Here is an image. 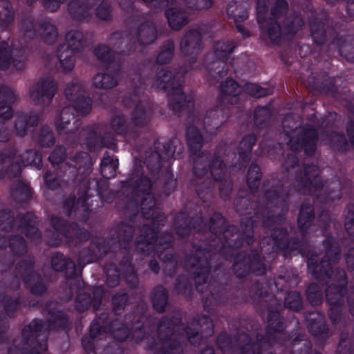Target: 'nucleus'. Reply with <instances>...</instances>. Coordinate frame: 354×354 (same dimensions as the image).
<instances>
[{
  "mask_svg": "<svg viewBox=\"0 0 354 354\" xmlns=\"http://www.w3.org/2000/svg\"><path fill=\"white\" fill-rule=\"evenodd\" d=\"M257 19L265 39L277 42L281 36V29L275 22L286 12L288 3L285 0H256Z\"/></svg>",
  "mask_w": 354,
  "mask_h": 354,
  "instance_id": "1",
  "label": "nucleus"
},
{
  "mask_svg": "<svg viewBox=\"0 0 354 354\" xmlns=\"http://www.w3.org/2000/svg\"><path fill=\"white\" fill-rule=\"evenodd\" d=\"M83 93V88L77 81H73L67 85L65 96L73 104L64 107L55 118V125L60 132L67 129L71 120H74L72 110L75 109L79 115H86L91 111V100L84 97Z\"/></svg>",
  "mask_w": 354,
  "mask_h": 354,
  "instance_id": "2",
  "label": "nucleus"
},
{
  "mask_svg": "<svg viewBox=\"0 0 354 354\" xmlns=\"http://www.w3.org/2000/svg\"><path fill=\"white\" fill-rule=\"evenodd\" d=\"M197 322H193L187 326V330L184 334L179 333V326H174L168 320H163L159 325V332L163 341V349L160 354H180V348L178 339H181L184 335L189 339L192 344H196L201 335L197 331L193 332L196 329Z\"/></svg>",
  "mask_w": 354,
  "mask_h": 354,
  "instance_id": "3",
  "label": "nucleus"
},
{
  "mask_svg": "<svg viewBox=\"0 0 354 354\" xmlns=\"http://www.w3.org/2000/svg\"><path fill=\"white\" fill-rule=\"evenodd\" d=\"M82 35L77 31H71L66 35V43L57 52L59 67L63 71H70L75 66V52L81 46Z\"/></svg>",
  "mask_w": 354,
  "mask_h": 354,
  "instance_id": "4",
  "label": "nucleus"
},
{
  "mask_svg": "<svg viewBox=\"0 0 354 354\" xmlns=\"http://www.w3.org/2000/svg\"><path fill=\"white\" fill-rule=\"evenodd\" d=\"M171 71L162 68L158 74L157 86L168 89L170 106L175 111H178L185 101V97L181 91L180 84L175 82Z\"/></svg>",
  "mask_w": 354,
  "mask_h": 354,
  "instance_id": "5",
  "label": "nucleus"
},
{
  "mask_svg": "<svg viewBox=\"0 0 354 354\" xmlns=\"http://www.w3.org/2000/svg\"><path fill=\"white\" fill-rule=\"evenodd\" d=\"M57 91V84L52 77L40 79L30 88V100L36 105L47 106L52 101Z\"/></svg>",
  "mask_w": 354,
  "mask_h": 354,
  "instance_id": "6",
  "label": "nucleus"
},
{
  "mask_svg": "<svg viewBox=\"0 0 354 354\" xmlns=\"http://www.w3.org/2000/svg\"><path fill=\"white\" fill-rule=\"evenodd\" d=\"M26 60L24 52L15 48L11 41H3L0 44L1 68L8 69L12 65L16 70L21 71L26 66Z\"/></svg>",
  "mask_w": 354,
  "mask_h": 354,
  "instance_id": "7",
  "label": "nucleus"
},
{
  "mask_svg": "<svg viewBox=\"0 0 354 354\" xmlns=\"http://www.w3.org/2000/svg\"><path fill=\"white\" fill-rule=\"evenodd\" d=\"M70 6L71 9L75 10V12L83 17H86L84 12L95 6H97L96 8V14L102 19H107L111 14L109 3L103 0H86L85 2L81 4L74 1L71 3Z\"/></svg>",
  "mask_w": 354,
  "mask_h": 354,
  "instance_id": "8",
  "label": "nucleus"
},
{
  "mask_svg": "<svg viewBox=\"0 0 354 354\" xmlns=\"http://www.w3.org/2000/svg\"><path fill=\"white\" fill-rule=\"evenodd\" d=\"M249 7L248 1L236 0L227 5L226 12L235 21H243L248 17Z\"/></svg>",
  "mask_w": 354,
  "mask_h": 354,
  "instance_id": "9",
  "label": "nucleus"
},
{
  "mask_svg": "<svg viewBox=\"0 0 354 354\" xmlns=\"http://www.w3.org/2000/svg\"><path fill=\"white\" fill-rule=\"evenodd\" d=\"M16 99V96L12 89L8 87L0 88V118L8 119L12 115V111L10 104Z\"/></svg>",
  "mask_w": 354,
  "mask_h": 354,
  "instance_id": "10",
  "label": "nucleus"
},
{
  "mask_svg": "<svg viewBox=\"0 0 354 354\" xmlns=\"http://www.w3.org/2000/svg\"><path fill=\"white\" fill-rule=\"evenodd\" d=\"M201 34L196 30L186 33L180 43V48L185 55L194 54L198 51Z\"/></svg>",
  "mask_w": 354,
  "mask_h": 354,
  "instance_id": "11",
  "label": "nucleus"
},
{
  "mask_svg": "<svg viewBox=\"0 0 354 354\" xmlns=\"http://www.w3.org/2000/svg\"><path fill=\"white\" fill-rule=\"evenodd\" d=\"M240 86L232 80H227L221 85L220 97L223 102L233 103L240 93Z\"/></svg>",
  "mask_w": 354,
  "mask_h": 354,
  "instance_id": "12",
  "label": "nucleus"
},
{
  "mask_svg": "<svg viewBox=\"0 0 354 354\" xmlns=\"http://www.w3.org/2000/svg\"><path fill=\"white\" fill-rule=\"evenodd\" d=\"M169 25L173 29L178 30L187 22L186 14L177 8H171L166 11Z\"/></svg>",
  "mask_w": 354,
  "mask_h": 354,
  "instance_id": "13",
  "label": "nucleus"
},
{
  "mask_svg": "<svg viewBox=\"0 0 354 354\" xmlns=\"http://www.w3.org/2000/svg\"><path fill=\"white\" fill-rule=\"evenodd\" d=\"M118 166V160L113 157L106 156L101 163L102 175L106 178H112L116 175V169Z\"/></svg>",
  "mask_w": 354,
  "mask_h": 354,
  "instance_id": "14",
  "label": "nucleus"
},
{
  "mask_svg": "<svg viewBox=\"0 0 354 354\" xmlns=\"http://www.w3.org/2000/svg\"><path fill=\"white\" fill-rule=\"evenodd\" d=\"M117 84V79L109 73H97L93 78V85L99 88H110Z\"/></svg>",
  "mask_w": 354,
  "mask_h": 354,
  "instance_id": "15",
  "label": "nucleus"
},
{
  "mask_svg": "<svg viewBox=\"0 0 354 354\" xmlns=\"http://www.w3.org/2000/svg\"><path fill=\"white\" fill-rule=\"evenodd\" d=\"M37 121L38 117L37 115H30L28 118L24 115H17L15 128L17 133L20 136L24 135L27 128L35 125Z\"/></svg>",
  "mask_w": 354,
  "mask_h": 354,
  "instance_id": "16",
  "label": "nucleus"
},
{
  "mask_svg": "<svg viewBox=\"0 0 354 354\" xmlns=\"http://www.w3.org/2000/svg\"><path fill=\"white\" fill-rule=\"evenodd\" d=\"M138 38L141 44H149L156 38V32L153 25L146 24L142 26L138 32Z\"/></svg>",
  "mask_w": 354,
  "mask_h": 354,
  "instance_id": "17",
  "label": "nucleus"
},
{
  "mask_svg": "<svg viewBox=\"0 0 354 354\" xmlns=\"http://www.w3.org/2000/svg\"><path fill=\"white\" fill-rule=\"evenodd\" d=\"M153 305L156 310H163L167 303V295L162 288H157L152 295Z\"/></svg>",
  "mask_w": 354,
  "mask_h": 354,
  "instance_id": "18",
  "label": "nucleus"
},
{
  "mask_svg": "<svg viewBox=\"0 0 354 354\" xmlns=\"http://www.w3.org/2000/svg\"><path fill=\"white\" fill-rule=\"evenodd\" d=\"M261 176L259 167L256 165H251L247 176V182L251 189H254L258 187Z\"/></svg>",
  "mask_w": 354,
  "mask_h": 354,
  "instance_id": "19",
  "label": "nucleus"
},
{
  "mask_svg": "<svg viewBox=\"0 0 354 354\" xmlns=\"http://www.w3.org/2000/svg\"><path fill=\"white\" fill-rule=\"evenodd\" d=\"M234 48L233 44L230 41H218L215 44L214 53L219 59H225Z\"/></svg>",
  "mask_w": 354,
  "mask_h": 354,
  "instance_id": "20",
  "label": "nucleus"
},
{
  "mask_svg": "<svg viewBox=\"0 0 354 354\" xmlns=\"http://www.w3.org/2000/svg\"><path fill=\"white\" fill-rule=\"evenodd\" d=\"M21 162L23 165H32L39 168L41 164V156L34 151H28L23 154Z\"/></svg>",
  "mask_w": 354,
  "mask_h": 354,
  "instance_id": "21",
  "label": "nucleus"
},
{
  "mask_svg": "<svg viewBox=\"0 0 354 354\" xmlns=\"http://www.w3.org/2000/svg\"><path fill=\"white\" fill-rule=\"evenodd\" d=\"M313 218V209L310 206L304 205L300 210L298 218L299 225L305 230L311 223Z\"/></svg>",
  "mask_w": 354,
  "mask_h": 354,
  "instance_id": "22",
  "label": "nucleus"
},
{
  "mask_svg": "<svg viewBox=\"0 0 354 354\" xmlns=\"http://www.w3.org/2000/svg\"><path fill=\"white\" fill-rule=\"evenodd\" d=\"M42 38L44 41L48 44H52L54 43L57 38V30L55 26L50 24H46L42 26Z\"/></svg>",
  "mask_w": 354,
  "mask_h": 354,
  "instance_id": "23",
  "label": "nucleus"
},
{
  "mask_svg": "<svg viewBox=\"0 0 354 354\" xmlns=\"http://www.w3.org/2000/svg\"><path fill=\"white\" fill-rule=\"evenodd\" d=\"M155 203L153 196L148 194L145 200L142 202L141 208L142 212L145 217L150 218L154 214V207Z\"/></svg>",
  "mask_w": 354,
  "mask_h": 354,
  "instance_id": "24",
  "label": "nucleus"
},
{
  "mask_svg": "<svg viewBox=\"0 0 354 354\" xmlns=\"http://www.w3.org/2000/svg\"><path fill=\"white\" fill-rule=\"evenodd\" d=\"M245 91L248 94L255 97H263L270 93L267 88L253 83H247L245 84Z\"/></svg>",
  "mask_w": 354,
  "mask_h": 354,
  "instance_id": "25",
  "label": "nucleus"
},
{
  "mask_svg": "<svg viewBox=\"0 0 354 354\" xmlns=\"http://www.w3.org/2000/svg\"><path fill=\"white\" fill-rule=\"evenodd\" d=\"M343 288L330 286L326 290V298L328 301L333 306L339 304L340 297L342 295Z\"/></svg>",
  "mask_w": 354,
  "mask_h": 354,
  "instance_id": "26",
  "label": "nucleus"
},
{
  "mask_svg": "<svg viewBox=\"0 0 354 354\" xmlns=\"http://www.w3.org/2000/svg\"><path fill=\"white\" fill-rule=\"evenodd\" d=\"M184 2L189 8L193 10L207 9L213 4L212 0H184Z\"/></svg>",
  "mask_w": 354,
  "mask_h": 354,
  "instance_id": "27",
  "label": "nucleus"
},
{
  "mask_svg": "<svg viewBox=\"0 0 354 354\" xmlns=\"http://www.w3.org/2000/svg\"><path fill=\"white\" fill-rule=\"evenodd\" d=\"M202 140L201 135L194 128H189L187 131V142L192 147H199Z\"/></svg>",
  "mask_w": 354,
  "mask_h": 354,
  "instance_id": "28",
  "label": "nucleus"
},
{
  "mask_svg": "<svg viewBox=\"0 0 354 354\" xmlns=\"http://www.w3.org/2000/svg\"><path fill=\"white\" fill-rule=\"evenodd\" d=\"M319 171L317 166L312 165L305 169V176L306 180L309 182L310 185H314L315 187H317V178H319Z\"/></svg>",
  "mask_w": 354,
  "mask_h": 354,
  "instance_id": "29",
  "label": "nucleus"
},
{
  "mask_svg": "<svg viewBox=\"0 0 354 354\" xmlns=\"http://www.w3.org/2000/svg\"><path fill=\"white\" fill-rule=\"evenodd\" d=\"M95 55L102 62H111L113 58V53L106 46H100L95 49Z\"/></svg>",
  "mask_w": 354,
  "mask_h": 354,
  "instance_id": "30",
  "label": "nucleus"
},
{
  "mask_svg": "<svg viewBox=\"0 0 354 354\" xmlns=\"http://www.w3.org/2000/svg\"><path fill=\"white\" fill-rule=\"evenodd\" d=\"M174 45L171 43L168 44L167 46L162 50L157 57V62L160 64H164L169 61L173 55Z\"/></svg>",
  "mask_w": 354,
  "mask_h": 354,
  "instance_id": "31",
  "label": "nucleus"
},
{
  "mask_svg": "<svg viewBox=\"0 0 354 354\" xmlns=\"http://www.w3.org/2000/svg\"><path fill=\"white\" fill-rule=\"evenodd\" d=\"M65 158V150L62 147H57L50 155L49 160L53 165L60 163Z\"/></svg>",
  "mask_w": 354,
  "mask_h": 354,
  "instance_id": "32",
  "label": "nucleus"
},
{
  "mask_svg": "<svg viewBox=\"0 0 354 354\" xmlns=\"http://www.w3.org/2000/svg\"><path fill=\"white\" fill-rule=\"evenodd\" d=\"M255 141L256 138L254 136L249 135L245 136L240 142V148L241 150L244 151L242 153L243 154L245 152L250 151L254 145Z\"/></svg>",
  "mask_w": 354,
  "mask_h": 354,
  "instance_id": "33",
  "label": "nucleus"
},
{
  "mask_svg": "<svg viewBox=\"0 0 354 354\" xmlns=\"http://www.w3.org/2000/svg\"><path fill=\"white\" fill-rule=\"evenodd\" d=\"M218 346L223 354H230L232 350V345L230 340L225 336H220L218 337Z\"/></svg>",
  "mask_w": 354,
  "mask_h": 354,
  "instance_id": "34",
  "label": "nucleus"
},
{
  "mask_svg": "<svg viewBox=\"0 0 354 354\" xmlns=\"http://www.w3.org/2000/svg\"><path fill=\"white\" fill-rule=\"evenodd\" d=\"M14 17V12L10 6V3H7V6L3 13L0 14V23L2 24H6L9 21H12Z\"/></svg>",
  "mask_w": 354,
  "mask_h": 354,
  "instance_id": "35",
  "label": "nucleus"
},
{
  "mask_svg": "<svg viewBox=\"0 0 354 354\" xmlns=\"http://www.w3.org/2000/svg\"><path fill=\"white\" fill-rule=\"evenodd\" d=\"M223 171V163L216 160L214 162L210 167V173L211 175L216 179L219 180L220 177H217L216 175H220V174Z\"/></svg>",
  "mask_w": 354,
  "mask_h": 354,
  "instance_id": "36",
  "label": "nucleus"
},
{
  "mask_svg": "<svg viewBox=\"0 0 354 354\" xmlns=\"http://www.w3.org/2000/svg\"><path fill=\"white\" fill-rule=\"evenodd\" d=\"M292 295L295 298V302L294 304H291L290 301H289V299H290V296H288V297L286 299V305L290 308H292L293 310H297L300 306H301V299H300V297L299 295L297 294V293H293L292 294Z\"/></svg>",
  "mask_w": 354,
  "mask_h": 354,
  "instance_id": "37",
  "label": "nucleus"
},
{
  "mask_svg": "<svg viewBox=\"0 0 354 354\" xmlns=\"http://www.w3.org/2000/svg\"><path fill=\"white\" fill-rule=\"evenodd\" d=\"M64 0H44V6L46 9L53 12L56 10L59 4Z\"/></svg>",
  "mask_w": 354,
  "mask_h": 354,
  "instance_id": "38",
  "label": "nucleus"
},
{
  "mask_svg": "<svg viewBox=\"0 0 354 354\" xmlns=\"http://www.w3.org/2000/svg\"><path fill=\"white\" fill-rule=\"evenodd\" d=\"M77 307L79 310H83L87 308L91 304V299L89 297H86L82 299L81 296H79L77 299Z\"/></svg>",
  "mask_w": 354,
  "mask_h": 354,
  "instance_id": "39",
  "label": "nucleus"
},
{
  "mask_svg": "<svg viewBox=\"0 0 354 354\" xmlns=\"http://www.w3.org/2000/svg\"><path fill=\"white\" fill-rule=\"evenodd\" d=\"M354 225V213L353 212L349 213V214L346 218V223H345L346 229L348 233L352 232V230H353L352 225Z\"/></svg>",
  "mask_w": 354,
  "mask_h": 354,
  "instance_id": "40",
  "label": "nucleus"
},
{
  "mask_svg": "<svg viewBox=\"0 0 354 354\" xmlns=\"http://www.w3.org/2000/svg\"><path fill=\"white\" fill-rule=\"evenodd\" d=\"M114 336L119 340H124L127 337V330L125 328L114 332Z\"/></svg>",
  "mask_w": 354,
  "mask_h": 354,
  "instance_id": "41",
  "label": "nucleus"
},
{
  "mask_svg": "<svg viewBox=\"0 0 354 354\" xmlns=\"http://www.w3.org/2000/svg\"><path fill=\"white\" fill-rule=\"evenodd\" d=\"M123 124H124V120L120 117H118V118H115L112 122L113 127H114L115 130L118 133H120L121 131H120V129L118 126H122V125H123Z\"/></svg>",
  "mask_w": 354,
  "mask_h": 354,
  "instance_id": "42",
  "label": "nucleus"
},
{
  "mask_svg": "<svg viewBox=\"0 0 354 354\" xmlns=\"http://www.w3.org/2000/svg\"><path fill=\"white\" fill-rule=\"evenodd\" d=\"M287 144L293 150H298V149H299L300 147H302L304 145L303 142H301V144L297 143V145H296L295 144V140L292 138H291Z\"/></svg>",
  "mask_w": 354,
  "mask_h": 354,
  "instance_id": "43",
  "label": "nucleus"
},
{
  "mask_svg": "<svg viewBox=\"0 0 354 354\" xmlns=\"http://www.w3.org/2000/svg\"><path fill=\"white\" fill-rule=\"evenodd\" d=\"M149 235H151V236L149 239H147L145 241L148 245H153L154 242L157 241V237L156 236L155 239L154 232L152 231L150 233L147 234V236H149Z\"/></svg>",
  "mask_w": 354,
  "mask_h": 354,
  "instance_id": "44",
  "label": "nucleus"
},
{
  "mask_svg": "<svg viewBox=\"0 0 354 354\" xmlns=\"http://www.w3.org/2000/svg\"><path fill=\"white\" fill-rule=\"evenodd\" d=\"M201 354H214V351L212 349V348L211 347H207L206 348L203 352Z\"/></svg>",
  "mask_w": 354,
  "mask_h": 354,
  "instance_id": "45",
  "label": "nucleus"
},
{
  "mask_svg": "<svg viewBox=\"0 0 354 354\" xmlns=\"http://www.w3.org/2000/svg\"><path fill=\"white\" fill-rule=\"evenodd\" d=\"M141 113V116H140V119H145V117H146V113L145 112L142 111H140L138 109L136 110V113Z\"/></svg>",
  "mask_w": 354,
  "mask_h": 354,
  "instance_id": "46",
  "label": "nucleus"
},
{
  "mask_svg": "<svg viewBox=\"0 0 354 354\" xmlns=\"http://www.w3.org/2000/svg\"><path fill=\"white\" fill-rule=\"evenodd\" d=\"M194 169H195V172H196V174H198V175H199V176H201V175H202V174H201V173L198 171V165H197V163H196V164H195V165H194Z\"/></svg>",
  "mask_w": 354,
  "mask_h": 354,
  "instance_id": "47",
  "label": "nucleus"
},
{
  "mask_svg": "<svg viewBox=\"0 0 354 354\" xmlns=\"http://www.w3.org/2000/svg\"><path fill=\"white\" fill-rule=\"evenodd\" d=\"M144 182H145V186L146 187V188L149 189L150 187L149 182L147 180H145Z\"/></svg>",
  "mask_w": 354,
  "mask_h": 354,
  "instance_id": "48",
  "label": "nucleus"
},
{
  "mask_svg": "<svg viewBox=\"0 0 354 354\" xmlns=\"http://www.w3.org/2000/svg\"><path fill=\"white\" fill-rule=\"evenodd\" d=\"M46 183H48V186L49 187H51V185L50 184L49 181H50V178L48 176V175L46 174Z\"/></svg>",
  "mask_w": 354,
  "mask_h": 354,
  "instance_id": "49",
  "label": "nucleus"
},
{
  "mask_svg": "<svg viewBox=\"0 0 354 354\" xmlns=\"http://www.w3.org/2000/svg\"><path fill=\"white\" fill-rule=\"evenodd\" d=\"M47 138H48V139L50 141V142H51V143H53V136H52V135H51V134H48V135H47Z\"/></svg>",
  "mask_w": 354,
  "mask_h": 354,
  "instance_id": "50",
  "label": "nucleus"
},
{
  "mask_svg": "<svg viewBox=\"0 0 354 354\" xmlns=\"http://www.w3.org/2000/svg\"><path fill=\"white\" fill-rule=\"evenodd\" d=\"M223 62H215L213 64V66L212 67H214L215 65H217L218 66H220L221 65H223Z\"/></svg>",
  "mask_w": 354,
  "mask_h": 354,
  "instance_id": "51",
  "label": "nucleus"
},
{
  "mask_svg": "<svg viewBox=\"0 0 354 354\" xmlns=\"http://www.w3.org/2000/svg\"><path fill=\"white\" fill-rule=\"evenodd\" d=\"M53 224L55 225V228L57 230H59V227L57 225V224L55 223V221H53Z\"/></svg>",
  "mask_w": 354,
  "mask_h": 354,
  "instance_id": "52",
  "label": "nucleus"
},
{
  "mask_svg": "<svg viewBox=\"0 0 354 354\" xmlns=\"http://www.w3.org/2000/svg\"><path fill=\"white\" fill-rule=\"evenodd\" d=\"M134 120H135V122H136V123H138V124L141 123V122H140V121H139V120L136 118V116H135Z\"/></svg>",
  "mask_w": 354,
  "mask_h": 354,
  "instance_id": "53",
  "label": "nucleus"
},
{
  "mask_svg": "<svg viewBox=\"0 0 354 354\" xmlns=\"http://www.w3.org/2000/svg\"><path fill=\"white\" fill-rule=\"evenodd\" d=\"M330 319L333 320V321H335V319L333 317L332 315V313L330 314Z\"/></svg>",
  "mask_w": 354,
  "mask_h": 354,
  "instance_id": "54",
  "label": "nucleus"
},
{
  "mask_svg": "<svg viewBox=\"0 0 354 354\" xmlns=\"http://www.w3.org/2000/svg\"><path fill=\"white\" fill-rule=\"evenodd\" d=\"M248 349H251V348H253L254 346H252V345H248L247 346Z\"/></svg>",
  "mask_w": 354,
  "mask_h": 354,
  "instance_id": "55",
  "label": "nucleus"
},
{
  "mask_svg": "<svg viewBox=\"0 0 354 354\" xmlns=\"http://www.w3.org/2000/svg\"><path fill=\"white\" fill-rule=\"evenodd\" d=\"M344 275H345V274H344V272H342V273L341 274V278H344Z\"/></svg>",
  "mask_w": 354,
  "mask_h": 354,
  "instance_id": "56",
  "label": "nucleus"
},
{
  "mask_svg": "<svg viewBox=\"0 0 354 354\" xmlns=\"http://www.w3.org/2000/svg\"><path fill=\"white\" fill-rule=\"evenodd\" d=\"M290 158H291V159L293 160V162H295V157L292 156V157H290Z\"/></svg>",
  "mask_w": 354,
  "mask_h": 354,
  "instance_id": "57",
  "label": "nucleus"
},
{
  "mask_svg": "<svg viewBox=\"0 0 354 354\" xmlns=\"http://www.w3.org/2000/svg\"><path fill=\"white\" fill-rule=\"evenodd\" d=\"M32 292L37 293V292L36 290H35L34 289H32Z\"/></svg>",
  "mask_w": 354,
  "mask_h": 354,
  "instance_id": "58",
  "label": "nucleus"
},
{
  "mask_svg": "<svg viewBox=\"0 0 354 354\" xmlns=\"http://www.w3.org/2000/svg\"><path fill=\"white\" fill-rule=\"evenodd\" d=\"M214 73H220V71L214 72Z\"/></svg>",
  "mask_w": 354,
  "mask_h": 354,
  "instance_id": "59",
  "label": "nucleus"
},
{
  "mask_svg": "<svg viewBox=\"0 0 354 354\" xmlns=\"http://www.w3.org/2000/svg\"><path fill=\"white\" fill-rule=\"evenodd\" d=\"M353 15H354V3L353 4Z\"/></svg>",
  "mask_w": 354,
  "mask_h": 354,
  "instance_id": "60",
  "label": "nucleus"
},
{
  "mask_svg": "<svg viewBox=\"0 0 354 354\" xmlns=\"http://www.w3.org/2000/svg\"><path fill=\"white\" fill-rule=\"evenodd\" d=\"M310 262L309 261L308 262V266H310ZM309 269H310V268L309 267Z\"/></svg>",
  "mask_w": 354,
  "mask_h": 354,
  "instance_id": "61",
  "label": "nucleus"
}]
</instances>
